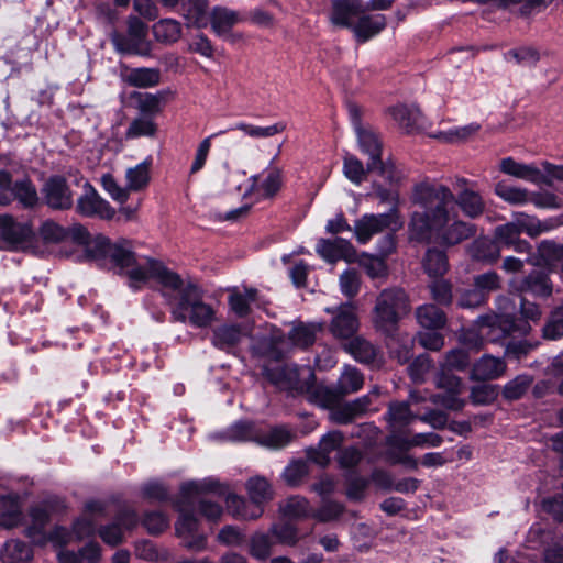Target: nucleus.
I'll list each match as a JSON object with an SVG mask.
<instances>
[{"label": "nucleus", "mask_w": 563, "mask_h": 563, "mask_svg": "<svg viewBox=\"0 0 563 563\" xmlns=\"http://www.w3.org/2000/svg\"><path fill=\"white\" fill-rule=\"evenodd\" d=\"M13 201L24 210H34L41 205V197L29 176L13 180L8 169H0V206H10Z\"/></svg>", "instance_id": "obj_5"}, {"label": "nucleus", "mask_w": 563, "mask_h": 563, "mask_svg": "<svg viewBox=\"0 0 563 563\" xmlns=\"http://www.w3.org/2000/svg\"><path fill=\"white\" fill-rule=\"evenodd\" d=\"M161 81V71L157 68H132L125 77V82L135 88L155 87Z\"/></svg>", "instance_id": "obj_34"}, {"label": "nucleus", "mask_w": 563, "mask_h": 563, "mask_svg": "<svg viewBox=\"0 0 563 563\" xmlns=\"http://www.w3.org/2000/svg\"><path fill=\"white\" fill-rule=\"evenodd\" d=\"M401 225L396 209H390L386 213L364 214L354 223V234L356 240L365 244L373 235L382 233L386 230L395 231Z\"/></svg>", "instance_id": "obj_12"}, {"label": "nucleus", "mask_w": 563, "mask_h": 563, "mask_svg": "<svg viewBox=\"0 0 563 563\" xmlns=\"http://www.w3.org/2000/svg\"><path fill=\"white\" fill-rule=\"evenodd\" d=\"M456 197L445 186L422 183L412 192L413 211L410 219L411 239L429 241L432 238L443 245H455L474 235V227L451 212L455 202L468 218H477L485 210V201L466 179L456 183Z\"/></svg>", "instance_id": "obj_1"}, {"label": "nucleus", "mask_w": 563, "mask_h": 563, "mask_svg": "<svg viewBox=\"0 0 563 563\" xmlns=\"http://www.w3.org/2000/svg\"><path fill=\"white\" fill-rule=\"evenodd\" d=\"M130 98L136 100L141 115L154 119L162 111L163 92L156 95L150 92L133 91Z\"/></svg>", "instance_id": "obj_36"}, {"label": "nucleus", "mask_w": 563, "mask_h": 563, "mask_svg": "<svg viewBox=\"0 0 563 563\" xmlns=\"http://www.w3.org/2000/svg\"><path fill=\"white\" fill-rule=\"evenodd\" d=\"M75 211L84 218L102 220H112L115 216V209L99 195L89 181L84 185V192L77 199Z\"/></svg>", "instance_id": "obj_14"}, {"label": "nucleus", "mask_w": 563, "mask_h": 563, "mask_svg": "<svg viewBox=\"0 0 563 563\" xmlns=\"http://www.w3.org/2000/svg\"><path fill=\"white\" fill-rule=\"evenodd\" d=\"M354 263H357L371 278H379L387 275V265L385 257L382 255L376 256L368 253L356 254Z\"/></svg>", "instance_id": "obj_43"}, {"label": "nucleus", "mask_w": 563, "mask_h": 563, "mask_svg": "<svg viewBox=\"0 0 563 563\" xmlns=\"http://www.w3.org/2000/svg\"><path fill=\"white\" fill-rule=\"evenodd\" d=\"M437 386L446 391L445 395L439 396V402L448 409L460 410L464 406V400L459 396L463 391L461 379L444 371L438 376Z\"/></svg>", "instance_id": "obj_19"}, {"label": "nucleus", "mask_w": 563, "mask_h": 563, "mask_svg": "<svg viewBox=\"0 0 563 563\" xmlns=\"http://www.w3.org/2000/svg\"><path fill=\"white\" fill-rule=\"evenodd\" d=\"M2 500L9 503V508L0 511V527L5 529L18 527L23 519V514L18 497L7 495L2 497Z\"/></svg>", "instance_id": "obj_49"}, {"label": "nucleus", "mask_w": 563, "mask_h": 563, "mask_svg": "<svg viewBox=\"0 0 563 563\" xmlns=\"http://www.w3.org/2000/svg\"><path fill=\"white\" fill-rule=\"evenodd\" d=\"M230 130H241L252 137L261 139L275 135L276 133L282 131V126L279 123H275L268 126H257L247 123H239L234 128H230L227 131Z\"/></svg>", "instance_id": "obj_58"}, {"label": "nucleus", "mask_w": 563, "mask_h": 563, "mask_svg": "<svg viewBox=\"0 0 563 563\" xmlns=\"http://www.w3.org/2000/svg\"><path fill=\"white\" fill-rule=\"evenodd\" d=\"M251 185L245 191L244 197L249 195L256 196L257 200L273 198L282 188V170L272 169L266 177L260 181V176L255 175L250 178Z\"/></svg>", "instance_id": "obj_20"}, {"label": "nucleus", "mask_w": 563, "mask_h": 563, "mask_svg": "<svg viewBox=\"0 0 563 563\" xmlns=\"http://www.w3.org/2000/svg\"><path fill=\"white\" fill-rule=\"evenodd\" d=\"M417 320L426 329H440L445 324L444 313L433 305H424L417 309Z\"/></svg>", "instance_id": "obj_44"}, {"label": "nucleus", "mask_w": 563, "mask_h": 563, "mask_svg": "<svg viewBox=\"0 0 563 563\" xmlns=\"http://www.w3.org/2000/svg\"><path fill=\"white\" fill-rule=\"evenodd\" d=\"M152 158L148 157L126 172V180L131 190L137 191L145 188L150 183V167Z\"/></svg>", "instance_id": "obj_46"}, {"label": "nucleus", "mask_w": 563, "mask_h": 563, "mask_svg": "<svg viewBox=\"0 0 563 563\" xmlns=\"http://www.w3.org/2000/svg\"><path fill=\"white\" fill-rule=\"evenodd\" d=\"M343 437L341 432L333 431L325 434L319 442V452L311 459L319 465H327L330 461V453L336 450L342 443Z\"/></svg>", "instance_id": "obj_48"}, {"label": "nucleus", "mask_w": 563, "mask_h": 563, "mask_svg": "<svg viewBox=\"0 0 563 563\" xmlns=\"http://www.w3.org/2000/svg\"><path fill=\"white\" fill-rule=\"evenodd\" d=\"M112 520L124 532H132L140 526L141 516L134 508L123 506L117 510Z\"/></svg>", "instance_id": "obj_54"}, {"label": "nucleus", "mask_w": 563, "mask_h": 563, "mask_svg": "<svg viewBox=\"0 0 563 563\" xmlns=\"http://www.w3.org/2000/svg\"><path fill=\"white\" fill-rule=\"evenodd\" d=\"M506 368L503 358L485 354L473 364L471 378L478 382L494 380L503 376Z\"/></svg>", "instance_id": "obj_21"}, {"label": "nucleus", "mask_w": 563, "mask_h": 563, "mask_svg": "<svg viewBox=\"0 0 563 563\" xmlns=\"http://www.w3.org/2000/svg\"><path fill=\"white\" fill-rule=\"evenodd\" d=\"M386 26V19L382 14L367 15L363 13L353 25V33L358 42H366L377 35Z\"/></svg>", "instance_id": "obj_30"}, {"label": "nucleus", "mask_w": 563, "mask_h": 563, "mask_svg": "<svg viewBox=\"0 0 563 563\" xmlns=\"http://www.w3.org/2000/svg\"><path fill=\"white\" fill-rule=\"evenodd\" d=\"M0 238L15 246L32 244L36 240L31 222H18L10 214H0Z\"/></svg>", "instance_id": "obj_16"}, {"label": "nucleus", "mask_w": 563, "mask_h": 563, "mask_svg": "<svg viewBox=\"0 0 563 563\" xmlns=\"http://www.w3.org/2000/svg\"><path fill=\"white\" fill-rule=\"evenodd\" d=\"M250 500L264 507V504L273 498V492L268 481L261 476L251 477L246 483Z\"/></svg>", "instance_id": "obj_41"}, {"label": "nucleus", "mask_w": 563, "mask_h": 563, "mask_svg": "<svg viewBox=\"0 0 563 563\" xmlns=\"http://www.w3.org/2000/svg\"><path fill=\"white\" fill-rule=\"evenodd\" d=\"M495 194L510 205H526L530 202V192L527 189L505 183L496 184Z\"/></svg>", "instance_id": "obj_50"}, {"label": "nucleus", "mask_w": 563, "mask_h": 563, "mask_svg": "<svg viewBox=\"0 0 563 563\" xmlns=\"http://www.w3.org/2000/svg\"><path fill=\"white\" fill-rule=\"evenodd\" d=\"M33 556L32 547L20 539L5 541L0 553L2 563H31Z\"/></svg>", "instance_id": "obj_29"}, {"label": "nucleus", "mask_w": 563, "mask_h": 563, "mask_svg": "<svg viewBox=\"0 0 563 563\" xmlns=\"http://www.w3.org/2000/svg\"><path fill=\"white\" fill-rule=\"evenodd\" d=\"M364 384V378L361 372L352 366H345L340 379L339 390L342 394H351L360 390Z\"/></svg>", "instance_id": "obj_52"}, {"label": "nucleus", "mask_w": 563, "mask_h": 563, "mask_svg": "<svg viewBox=\"0 0 563 563\" xmlns=\"http://www.w3.org/2000/svg\"><path fill=\"white\" fill-rule=\"evenodd\" d=\"M242 338L243 333L239 324H222L212 330L210 340L216 349L231 354Z\"/></svg>", "instance_id": "obj_25"}, {"label": "nucleus", "mask_w": 563, "mask_h": 563, "mask_svg": "<svg viewBox=\"0 0 563 563\" xmlns=\"http://www.w3.org/2000/svg\"><path fill=\"white\" fill-rule=\"evenodd\" d=\"M345 351L361 363H372L376 357L374 345L361 336H355L346 343Z\"/></svg>", "instance_id": "obj_42"}, {"label": "nucleus", "mask_w": 563, "mask_h": 563, "mask_svg": "<svg viewBox=\"0 0 563 563\" xmlns=\"http://www.w3.org/2000/svg\"><path fill=\"white\" fill-rule=\"evenodd\" d=\"M85 256L88 261L95 262L98 267L114 271L122 274L126 271L128 277L134 268L142 267L137 264L136 253L132 250L126 239L117 242L101 233L88 239V244L84 247ZM147 267V264L144 266ZM131 282L136 283L135 280Z\"/></svg>", "instance_id": "obj_3"}, {"label": "nucleus", "mask_w": 563, "mask_h": 563, "mask_svg": "<svg viewBox=\"0 0 563 563\" xmlns=\"http://www.w3.org/2000/svg\"><path fill=\"white\" fill-rule=\"evenodd\" d=\"M369 404V396H363L340 409L335 413V419L341 423H346L351 421L354 417L367 411Z\"/></svg>", "instance_id": "obj_53"}, {"label": "nucleus", "mask_w": 563, "mask_h": 563, "mask_svg": "<svg viewBox=\"0 0 563 563\" xmlns=\"http://www.w3.org/2000/svg\"><path fill=\"white\" fill-rule=\"evenodd\" d=\"M169 523L168 515L162 510H144L141 515L140 526L153 537L164 533L169 528Z\"/></svg>", "instance_id": "obj_33"}, {"label": "nucleus", "mask_w": 563, "mask_h": 563, "mask_svg": "<svg viewBox=\"0 0 563 563\" xmlns=\"http://www.w3.org/2000/svg\"><path fill=\"white\" fill-rule=\"evenodd\" d=\"M363 163L354 155L346 154L343 162V174L353 184L360 185L366 177Z\"/></svg>", "instance_id": "obj_55"}, {"label": "nucleus", "mask_w": 563, "mask_h": 563, "mask_svg": "<svg viewBox=\"0 0 563 563\" xmlns=\"http://www.w3.org/2000/svg\"><path fill=\"white\" fill-rule=\"evenodd\" d=\"M128 34L117 30L110 34L114 51L120 55L151 56L152 44L147 40L148 26L139 16L130 15L126 21Z\"/></svg>", "instance_id": "obj_7"}, {"label": "nucleus", "mask_w": 563, "mask_h": 563, "mask_svg": "<svg viewBox=\"0 0 563 563\" xmlns=\"http://www.w3.org/2000/svg\"><path fill=\"white\" fill-rule=\"evenodd\" d=\"M389 113L407 131L413 129L420 119V111L416 106L399 104L390 108Z\"/></svg>", "instance_id": "obj_47"}, {"label": "nucleus", "mask_w": 563, "mask_h": 563, "mask_svg": "<svg viewBox=\"0 0 563 563\" xmlns=\"http://www.w3.org/2000/svg\"><path fill=\"white\" fill-rule=\"evenodd\" d=\"M98 534L106 544L111 547L122 544L125 539V532L113 520L100 526Z\"/></svg>", "instance_id": "obj_56"}, {"label": "nucleus", "mask_w": 563, "mask_h": 563, "mask_svg": "<svg viewBox=\"0 0 563 563\" xmlns=\"http://www.w3.org/2000/svg\"><path fill=\"white\" fill-rule=\"evenodd\" d=\"M313 373L310 367H298L295 364H284V390L305 393L310 388Z\"/></svg>", "instance_id": "obj_28"}, {"label": "nucleus", "mask_w": 563, "mask_h": 563, "mask_svg": "<svg viewBox=\"0 0 563 563\" xmlns=\"http://www.w3.org/2000/svg\"><path fill=\"white\" fill-rule=\"evenodd\" d=\"M40 192L41 205L52 211H68L74 207V191L64 175L48 176Z\"/></svg>", "instance_id": "obj_11"}, {"label": "nucleus", "mask_w": 563, "mask_h": 563, "mask_svg": "<svg viewBox=\"0 0 563 563\" xmlns=\"http://www.w3.org/2000/svg\"><path fill=\"white\" fill-rule=\"evenodd\" d=\"M102 188L119 203H124L129 199V191L117 183L111 174H104L101 177Z\"/></svg>", "instance_id": "obj_60"}, {"label": "nucleus", "mask_w": 563, "mask_h": 563, "mask_svg": "<svg viewBox=\"0 0 563 563\" xmlns=\"http://www.w3.org/2000/svg\"><path fill=\"white\" fill-rule=\"evenodd\" d=\"M347 111L357 137L358 146L363 153L369 156L367 169H379L383 174L387 173L380 161V142L374 131L369 126L363 124L362 109L357 104L350 103L347 106Z\"/></svg>", "instance_id": "obj_10"}, {"label": "nucleus", "mask_w": 563, "mask_h": 563, "mask_svg": "<svg viewBox=\"0 0 563 563\" xmlns=\"http://www.w3.org/2000/svg\"><path fill=\"white\" fill-rule=\"evenodd\" d=\"M45 243H60L70 240L74 244L85 247L90 238L89 230L81 223L63 227L54 220L44 221L38 230Z\"/></svg>", "instance_id": "obj_13"}, {"label": "nucleus", "mask_w": 563, "mask_h": 563, "mask_svg": "<svg viewBox=\"0 0 563 563\" xmlns=\"http://www.w3.org/2000/svg\"><path fill=\"white\" fill-rule=\"evenodd\" d=\"M367 12L362 0H332L329 20L334 26L353 31L358 16Z\"/></svg>", "instance_id": "obj_17"}, {"label": "nucleus", "mask_w": 563, "mask_h": 563, "mask_svg": "<svg viewBox=\"0 0 563 563\" xmlns=\"http://www.w3.org/2000/svg\"><path fill=\"white\" fill-rule=\"evenodd\" d=\"M543 335L550 340H555L563 335V310H558L552 314L543 328Z\"/></svg>", "instance_id": "obj_64"}, {"label": "nucleus", "mask_w": 563, "mask_h": 563, "mask_svg": "<svg viewBox=\"0 0 563 563\" xmlns=\"http://www.w3.org/2000/svg\"><path fill=\"white\" fill-rule=\"evenodd\" d=\"M198 514L211 522H217L223 515V507L217 501L200 498L197 505Z\"/></svg>", "instance_id": "obj_61"}, {"label": "nucleus", "mask_w": 563, "mask_h": 563, "mask_svg": "<svg viewBox=\"0 0 563 563\" xmlns=\"http://www.w3.org/2000/svg\"><path fill=\"white\" fill-rule=\"evenodd\" d=\"M246 540L245 534L236 527L227 525L218 533V541L225 545H242Z\"/></svg>", "instance_id": "obj_62"}, {"label": "nucleus", "mask_w": 563, "mask_h": 563, "mask_svg": "<svg viewBox=\"0 0 563 563\" xmlns=\"http://www.w3.org/2000/svg\"><path fill=\"white\" fill-rule=\"evenodd\" d=\"M322 323H292L288 332V341L295 347L305 349L314 342L316 334L322 330Z\"/></svg>", "instance_id": "obj_31"}, {"label": "nucleus", "mask_w": 563, "mask_h": 563, "mask_svg": "<svg viewBox=\"0 0 563 563\" xmlns=\"http://www.w3.org/2000/svg\"><path fill=\"white\" fill-rule=\"evenodd\" d=\"M520 292H530L533 296H549L552 291L549 278L542 273H533L520 282L517 288Z\"/></svg>", "instance_id": "obj_40"}, {"label": "nucleus", "mask_w": 563, "mask_h": 563, "mask_svg": "<svg viewBox=\"0 0 563 563\" xmlns=\"http://www.w3.org/2000/svg\"><path fill=\"white\" fill-rule=\"evenodd\" d=\"M388 416L394 426L407 424L413 419L409 406L406 402L390 405Z\"/></svg>", "instance_id": "obj_63"}, {"label": "nucleus", "mask_w": 563, "mask_h": 563, "mask_svg": "<svg viewBox=\"0 0 563 563\" xmlns=\"http://www.w3.org/2000/svg\"><path fill=\"white\" fill-rule=\"evenodd\" d=\"M220 439L233 442H254L269 449L282 448V424H275L266 430L261 424L246 419H240L231 423L219 433Z\"/></svg>", "instance_id": "obj_4"}, {"label": "nucleus", "mask_w": 563, "mask_h": 563, "mask_svg": "<svg viewBox=\"0 0 563 563\" xmlns=\"http://www.w3.org/2000/svg\"><path fill=\"white\" fill-rule=\"evenodd\" d=\"M130 278L145 284L150 279L156 280L162 287L178 291V300L172 307V320L175 322H189L196 328L209 327L216 317L213 307L202 299L201 287L192 282L184 284L181 276L169 269L164 262L148 257L147 267L134 268Z\"/></svg>", "instance_id": "obj_2"}, {"label": "nucleus", "mask_w": 563, "mask_h": 563, "mask_svg": "<svg viewBox=\"0 0 563 563\" xmlns=\"http://www.w3.org/2000/svg\"><path fill=\"white\" fill-rule=\"evenodd\" d=\"M317 253L327 262L334 263L343 260L347 263H354L356 260V250L344 239H322L316 246Z\"/></svg>", "instance_id": "obj_18"}, {"label": "nucleus", "mask_w": 563, "mask_h": 563, "mask_svg": "<svg viewBox=\"0 0 563 563\" xmlns=\"http://www.w3.org/2000/svg\"><path fill=\"white\" fill-rule=\"evenodd\" d=\"M408 311V299L401 289H385L376 299L373 322L378 330L388 333Z\"/></svg>", "instance_id": "obj_6"}, {"label": "nucleus", "mask_w": 563, "mask_h": 563, "mask_svg": "<svg viewBox=\"0 0 563 563\" xmlns=\"http://www.w3.org/2000/svg\"><path fill=\"white\" fill-rule=\"evenodd\" d=\"M253 358L265 360L261 375L263 378L282 390V336L264 338L251 346Z\"/></svg>", "instance_id": "obj_9"}, {"label": "nucleus", "mask_w": 563, "mask_h": 563, "mask_svg": "<svg viewBox=\"0 0 563 563\" xmlns=\"http://www.w3.org/2000/svg\"><path fill=\"white\" fill-rule=\"evenodd\" d=\"M153 34L159 43H175L181 35V25L174 19H162L153 25Z\"/></svg>", "instance_id": "obj_39"}, {"label": "nucleus", "mask_w": 563, "mask_h": 563, "mask_svg": "<svg viewBox=\"0 0 563 563\" xmlns=\"http://www.w3.org/2000/svg\"><path fill=\"white\" fill-rule=\"evenodd\" d=\"M273 537L268 533L256 532L250 540V554L261 561L271 555V549L274 542H282V525L276 521L272 527Z\"/></svg>", "instance_id": "obj_26"}, {"label": "nucleus", "mask_w": 563, "mask_h": 563, "mask_svg": "<svg viewBox=\"0 0 563 563\" xmlns=\"http://www.w3.org/2000/svg\"><path fill=\"white\" fill-rule=\"evenodd\" d=\"M449 267L446 255L438 249H429L423 260V268L430 276H441Z\"/></svg>", "instance_id": "obj_51"}, {"label": "nucleus", "mask_w": 563, "mask_h": 563, "mask_svg": "<svg viewBox=\"0 0 563 563\" xmlns=\"http://www.w3.org/2000/svg\"><path fill=\"white\" fill-rule=\"evenodd\" d=\"M227 131H219L218 133H213L210 136L206 137L200 142L198 148L196 151L195 159L190 167V174H196L201 170L207 162L210 148H211V139L224 134Z\"/></svg>", "instance_id": "obj_57"}, {"label": "nucleus", "mask_w": 563, "mask_h": 563, "mask_svg": "<svg viewBox=\"0 0 563 563\" xmlns=\"http://www.w3.org/2000/svg\"><path fill=\"white\" fill-rule=\"evenodd\" d=\"M157 130L158 126L154 119L141 115L132 120L125 131V139L134 140L143 136L153 137L156 135Z\"/></svg>", "instance_id": "obj_45"}, {"label": "nucleus", "mask_w": 563, "mask_h": 563, "mask_svg": "<svg viewBox=\"0 0 563 563\" xmlns=\"http://www.w3.org/2000/svg\"><path fill=\"white\" fill-rule=\"evenodd\" d=\"M217 494L227 497V492L219 481L207 478L203 482L187 481L179 487V501H194V497L202 494Z\"/></svg>", "instance_id": "obj_24"}, {"label": "nucleus", "mask_w": 563, "mask_h": 563, "mask_svg": "<svg viewBox=\"0 0 563 563\" xmlns=\"http://www.w3.org/2000/svg\"><path fill=\"white\" fill-rule=\"evenodd\" d=\"M178 512L175 522L176 536L184 541L189 550L201 551L207 545V536L201 530V523L195 512V501H179V496L173 501Z\"/></svg>", "instance_id": "obj_8"}, {"label": "nucleus", "mask_w": 563, "mask_h": 563, "mask_svg": "<svg viewBox=\"0 0 563 563\" xmlns=\"http://www.w3.org/2000/svg\"><path fill=\"white\" fill-rule=\"evenodd\" d=\"M229 514L239 520H255L264 512V507L254 501L229 493L225 498Z\"/></svg>", "instance_id": "obj_23"}, {"label": "nucleus", "mask_w": 563, "mask_h": 563, "mask_svg": "<svg viewBox=\"0 0 563 563\" xmlns=\"http://www.w3.org/2000/svg\"><path fill=\"white\" fill-rule=\"evenodd\" d=\"M140 497L148 504H167L176 498H173L168 487L158 479H151L142 484L140 487Z\"/></svg>", "instance_id": "obj_32"}, {"label": "nucleus", "mask_w": 563, "mask_h": 563, "mask_svg": "<svg viewBox=\"0 0 563 563\" xmlns=\"http://www.w3.org/2000/svg\"><path fill=\"white\" fill-rule=\"evenodd\" d=\"M514 219L520 233L525 232L531 238L552 231L563 224V217L549 218L542 221L533 216L517 213Z\"/></svg>", "instance_id": "obj_22"}, {"label": "nucleus", "mask_w": 563, "mask_h": 563, "mask_svg": "<svg viewBox=\"0 0 563 563\" xmlns=\"http://www.w3.org/2000/svg\"><path fill=\"white\" fill-rule=\"evenodd\" d=\"M208 21H210L212 30L218 35H222L231 31V29L238 23L239 19L234 11L222 7H216L208 18Z\"/></svg>", "instance_id": "obj_38"}, {"label": "nucleus", "mask_w": 563, "mask_h": 563, "mask_svg": "<svg viewBox=\"0 0 563 563\" xmlns=\"http://www.w3.org/2000/svg\"><path fill=\"white\" fill-rule=\"evenodd\" d=\"M355 309L356 307L352 302L325 309L328 313L333 314L329 329L334 338L349 339L357 332L360 323Z\"/></svg>", "instance_id": "obj_15"}, {"label": "nucleus", "mask_w": 563, "mask_h": 563, "mask_svg": "<svg viewBox=\"0 0 563 563\" xmlns=\"http://www.w3.org/2000/svg\"><path fill=\"white\" fill-rule=\"evenodd\" d=\"M500 170L516 178L525 179L533 184L550 183L543 173L534 165L518 163L511 157L501 159Z\"/></svg>", "instance_id": "obj_27"}, {"label": "nucleus", "mask_w": 563, "mask_h": 563, "mask_svg": "<svg viewBox=\"0 0 563 563\" xmlns=\"http://www.w3.org/2000/svg\"><path fill=\"white\" fill-rule=\"evenodd\" d=\"M530 384V377L526 375H519L505 385L504 396L509 400L518 399L527 391Z\"/></svg>", "instance_id": "obj_59"}, {"label": "nucleus", "mask_w": 563, "mask_h": 563, "mask_svg": "<svg viewBox=\"0 0 563 563\" xmlns=\"http://www.w3.org/2000/svg\"><path fill=\"white\" fill-rule=\"evenodd\" d=\"M178 5H180L184 16L198 29L207 26V0H181Z\"/></svg>", "instance_id": "obj_35"}, {"label": "nucleus", "mask_w": 563, "mask_h": 563, "mask_svg": "<svg viewBox=\"0 0 563 563\" xmlns=\"http://www.w3.org/2000/svg\"><path fill=\"white\" fill-rule=\"evenodd\" d=\"M339 290L349 300L354 299L361 291L362 275L355 268L344 269L338 278Z\"/></svg>", "instance_id": "obj_37"}]
</instances>
